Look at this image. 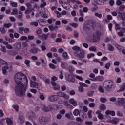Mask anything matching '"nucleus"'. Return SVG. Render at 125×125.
Listing matches in <instances>:
<instances>
[{"label":"nucleus","instance_id":"obj_1","mask_svg":"<svg viewBox=\"0 0 125 125\" xmlns=\"http://www.w3.org/2000/svg\"><path fill=\"white\" fill-rule=\"evenodd\" d=\"M14 79L16 83L15 88L16 95L19 97H24L28 88L27 77L24 74L19 72L15 75Z\"/></svg>","mask_w":125,"mask_h":125},{"label":"nucleus","instance_id":"obj_2","mask_svg":"<svg viewBox=\"0 0 125 125\" xmlns=\"http://www.w3.org/2000/svg\"><path fill=\"white\" fill-rule=\"evenodd\" d=\"M103 87L106 91H112L113 89L116 88V84L112 81H107L104 83Z\"/></svg>","mask_w":125,"mask_h":125},{"label":"nucleus","instance_id":"obj_3","mask_svg":"<svg viewBox=\"0 0 125 125\" xmlns=\"http://www.w3.org/2000/svg\"><path fill=\"white\" fill-rule=\"evenodd\" d=\"M73 50L75 51V54L76 56L79 57L80 59H83L84 57V51L83 50L81 49V48L77 46L72 47Z\"/></svg>","mask_w":125,"mask_h":125},{"label":"nucleus","instance_id":"obj_4","mask_svg":"<svg viewBox=\"0 0 125 125\" xmlns=\"http://www.w3.org/2000/svg\"><path fill=\"white\" fill-rule=\"evenodd\" d=\"M115 104L118 107L125 106V99L124 98H118L117 101L115 102Z\"/></svg>","mask_w":125,"mask_h":125},{"label":"nucleus","instance_id":"obj_5","mask_svg":"<svg viewBox=\"0 0 125 125\" xmlns=\"http://www.w3.org/2000/svg\"><path fill=\"white\" fill-rule=\"evenodd\" d=\"M38 122L40 125H45L48 122V118L44 117H40L38 119Z\"/></svg>","mask_w":125,"mask_h":125},{"label":"nucleus","instance_id":"obj_6","mask_svg":"<svg viewBox=\"0 0 125 125\" xmlns=\"http://www.w3.org/2000/svg\"><path fill=\"white\" fill-rule=\"evenodd\" d=\"M100 33L99 32H96L93 35V42H98L99 41H100Z\"/></svg>","mask_w":125,"mask_h":125},{"label":"nucleus","instance_id":"obj_7","mask_svg":"<svg viewBox=\"0 0 125 125\" xmlns=\"http://www.w3.org/2000/svg\"><path fill=\"white\" fill-rule=\"evenodd\" d=\"M41 108L44 112H50V111H52V110H53V108L52 106L49 105L46 106L44 104L41 106Z\"/></svg>","mask_w":125,"mask_h":125},{"label":"nucleus","instance_id":"obj_8","mask_svg":"<svg viewBox=\"0 0 125 125\" xmlns=\"http://www.w3.org/2000/svg\"><path fill=\"white\" fill-rule=\"evenodd\" d=\"M65 79L68 82H71V83H75L76 79L75 76L72 74H68L65 76Z\"/></svg>","mask_w":125,"mask_h":125},{"label":"nucleus","instance_id":"obj_9","mask_svg":"<svg viewBox=\"0 0 125 125\" xmlns=\"http://www.w3.org/2000/svg\"><path fill=\"white\" fill-rule=\"evenodd\" d=\"M19 120L20 121L21 124H24L25 123V117H24V113L20 111L19 115Z\"/></svg>","mask_w":125,"mask_h":125},{"label":"nucleus","instance_id":"obj_10","mask_svg":"<svg viewBox=\"0 0 125 125\" xmlns=\"http://www.w3.org/2000/svg\"><path fill=\"white\" fill-rule=\"evenodd\" d=\"M57 96H59V97H63L65 99H69V95H67L63 92H58L57 93Z\"/></svg>","mask_w":125,"mask_h":125},{"label":"nucleus","instance_id":"obj_11","mask_svg":"<svg viewBox=\"0 0 125 125\" xmlns=\"http://www.w3.org/2000/svg\"><path fill=\"white\" fill-rule=\"evenodd\" d=\"M104 79V78L103 77V76H99L90 80V81H93V82H102V81H103Z\"/></svg>","mask_w":125,"mask_h":125},{"label":"nucleus","instance_id":"obj_12","mask_svg":"<svg viewBox=\"0 0 125 125\" xmlns=\"http://www.w3.org/2000/svg\"><path fill=\"white\" fill-rule=\"evenodd\" d=\"M57 97L56 95H51L48 97V100L50 102H54V101H57Z\"/></svg>","mask_w":125,"mask_h":125},{"label":"nucleus","instance_id":"obj_13","mask_svg":"<svg viewBox=\"0 0 125 125\" xmlns=\"http://www.w3.org/2000/svg\"><path fill=\"white\" fill-rule=\"evenodd\" d=\"M69 103L70 104H72L73 106L74 107H76V106H78V102L77 101L75 100V99L71 98L69 100Z\"/></svg>","mask_w":125,"mask_h":125},{"label":"nucleus","instance_id":"obj_14","mask_svg":"<svg viewBox=\"0 0 125 125\" xmlns=\"http://www.w3.org/2000/svg\"><path fill=\"white\" fill-rule=\"evenodd\" d=\"M21 42H17L13 46L15 47L16 49L19 50V49H21Z\"/></svg>","mask_w":125,"mask_h":125},{"label":"nucleus","instance_id":"obj_15","mask_svg":"<svg viewBox=\"0 0 125 125\" xmlns=\"http://www.w3.org/2000/svg\"><path fill=\"white\" fill-rule=\"evenodd\" d=\"M65 117L67 119H70L71 120H74L75 119L74 118V116L73 115V113L72 112H69L68 113L65 114Z\"/></svg>","mask_w":125,"mask_h":125},{"label":"nucleus","instance_id":"obj_16","mask_svg":"<svg viewBox=\"0 0 125 125\" xmlns=\"http://www.w3.org/2000/svg\"><path fill=\"white\" fill-rule=\"evenodd\" d=\"M62 7L64 8V9L68 10L71 8V4H70V3H68L67 2H64L63 3V5H62Z\"/></svg>","mask_w":125,"mask_h":125},{"label":"nucleus","instance_id":"obj_17","mask_svg":"<svg viewBox=\"0 0 125 125\" xmlns=\"http://www.w3.org/2000/svg\"><path fill=\"white\" fill-rule=\"evenodd\" d=\"M30 87L35 88L36 86H39V84L38 83H36L35 82L33 81H31L30 82Z\"/></svg>","mask_w":125,"mask_h":125},{"label":"nucleus","instance_id":"obj_18","mask_svg":"<svg viewBox=\"0 0 125 125\" xmlns=\"http://www.w3.org/2000/svg\"><path fill=\"white\" fill-rule=\"evenodd\" d=\"M61 66L62 69H67L68 67V64H67L65 62H61Z\"/></svg>","mask_w":125,"mask_h":125},{"label":"nucleus","instance_id":"obj_19","mask_svg":"<svg viewBox=\"0 0 125 125\" xmlns=\"http://www.w3.org/2000/svg\"><path fill=\"white\" fill-rule=\"evenodd\" d=\"M23 16V13L21 11H19L17 14V18H18V19H22Z\"/></svg>","mask_w":125,"mask_h":125},{"label":"nucleus","instance_id":"obj_20","mask_svg":"<svg viewBox=\"0 0 125 125\" xmlns=\"http://www.w3.org/2000/svg\"><path fill=\"white\" fill-rule=\"evenodd\" d=\"M42 4L40 5V7L41 8H44L45 6H46V2L44 0H41Z\"/></svg>","mask_w":125,"mask_h":125},{"label":"nucleus","instance_id":"obj_21","mask_svg":"<svg viewBox=\"0 0 125 125\" xmlns=\"http://www.w3.org/2000/svg\"><path fill=\"white\" fill-rule=\"evenodd\" d=\"M105 114L107 116H108V115H111V116H115V115L114 111H111L110 110H107L105 112Z\"/></svg>","mask_w":125,"mask_h":125},{"label":"nucleus","instance_id":"obj_22","mask_svg":"<svg viewBox=\"0 0 125 125\" xmlns=\"http://www.w3.org/2000/svg\"><path fill=\"white\" fill-rule=\"evenodd\" d=\"M83 31H89L90 30V26L88 25L85 24L83 26Z\"/></svg>","mask_w":125,"mask_h":125},{"label":"nucleus","instance_id":"obj_23","mask_svg":"<svg viewBox=\"0 0 125 125\" xmlns=\"http://www.w3.org/2000/svg\"><path fill=\"white\" fill-rule=\"evenodd\" d=\"M49 29L50 31H54V30H57L58 29V26H53L52 25H51L49 26Z\"/></svg>","mask_w":125,"mask_h":125},{"label":"nucleus","instance_id":"obj_24","mask_svg":"<svg viewBox=\"0 0 125 125\" xmlns=\"http://www.w3.org/2000/svg\"><path fill=\"white\" fill-rule=\"evenodd\" d=\"M111 124H113V125H117V124H118V123H119V119L114 118L111 121Z\"/></svg>","mask_w":125,"mask_h":125},{"label":"nucleus","instance_id":"obj_25","mask_svg":"<svg viewBox=\"0 0 125 125\" xmlns=\"http://www.w3.org/2000/svg\"><path fill=\"white\" fill-rule=\"evenodd\" d=\"M107 49L109 51H114V50H115V47H114L111 44H109Z\"/></svg>","mask_w":125,"mask_h":125},{"label":"nucleus","instance_id":"obj_26","mask_svg":"<svg viewBox=\"0 0 125 125\" xmlns=\"http://www.w3.org/2000/svg\"><path fill=\"white\" fill-rule=\"evenodd\" d=\"M125 83H123L121 86V88H120V89H119L117 91V92H123L125 90Z\"/></svg>","mask_w":125,"mask_h":125},{"label":"nucleus","instance_id":"obj_27","mask_svg":"<svg viewBox=\"0 0 125 125\" xmlns=\"http://www.w3.org/2000/svg\"><path fill=\"white\" fill-rule=\"evenodd\" d=\"M8 66L5 65L4 67H2L3 74L4 75H6V70H8Z\"/></svg>","mask_w":125,"mask_h":125},{"label":"nucleus","instance_id":"obj_28","mask_svg":"<svg viewBox=\"0 0 125 125\" xmlns=\"http://www.w3.org/2000/svg\"><path fill=\"white\" fill-rule=\"evenodd\" d=\"M1 49H0L1 51H2L3 53H6L7 52V50L4 46L1 45Z\"/></svg>","mask_w":125,"mask_h":125},{"label":"nucleus","instance_id":"obj_29","mask_svg":"<svg viewBox=\"0 0 125 125\" xmlns=\"http://www.w3.org/2000/svg\"><path fill=\"white\" fill-rule=\"evenodd\" d=\"M5 27L4 26L3 27H1L0 28V31L1 32V33H2V34H5V33H6V30H5Z\"/></svg>","mask_w":125,"mask_h":125},{"label":"nucleus","instance_id":"obj_30","mask_svg":"<svg viewBox=\"0 0 125 125\" xmlns=\"http://www.w3.org/2000/svg\"><path fill=\"white\" fill-rule=\"evenodd\" d=\"M81 113H80V111H79V110L78 109H75L74 111H73V115L74 116H79V115H80Z\"/></svg>","mask_w":125,"mask_h":125},{"label":"nucleus","instance_id":"obj_31","mask_svg":"<svg viewBox=\"0 0 125 125\" xmlns=\"http://www.w3.org/2000/svg\"><path fill=\"white\" fill-rule=\"evenodd\" d=\"M38 48H33V49H31L30 52H31V53H38Z\"/></svg>","mask_w":125,"mask_h":125},{"label":"nucleus","instance_id":"obj_32","mask_svg":"<svg viewBox=\"0 0 125 125\" xmlns=\"http://www.w3.org/2000/svg\"><path fill=\"white\" fill-rule=\"evenodd\" d=\"M26 6H27L28 10H33V9H32V4L31 3H27L26 4Z\"/></svg>","mask_w":125,"mask_h":125},{"label":"nucleus","instance_id":"obj_33","mask_svg":"<svg viewBox=\"0 0 125 125\" xmlns=\"http://www.w3.org/2000/svg\"><path fill=\"white\" fill-rule=\"evenodd\" d=\"M8 54H9V55H11L12 56H13V55H15V51L13 50H9L8 51Z\"/></svg>","mask_w":125,"mask_h":125},{"label":"nucleus","instance_id":"obj_34","mask_svg":"<svg viewBox=\"0 0 125 125\" xmlns=\"http://www.w3.org/2000/svg\"><path fill=\"white\" fill-rule=\"evenodd\" d=\"M63 57L64 59H69V56H68L67 52H64L63 53Z\"/></svg>","mask_w":125,"mask_h":125},{"label":"nucleus","instance_id":"obj_35","mask_svg":"<svg viewBox=\"0 0 125 125\" xmlns=\"http://www.w3.org/2000/svg\"><path fill=\"white\" fill-rule=\"evenodd\" d=\"M95 16L96 17H99V18H102V14H99L98 12H95L94 13Z\"/></svg>","mask_w":125,"mask_h":125},{"label":"nucleus","instance_id":"obj_36","mask_svg":"<svg viewBox=\"0 0 125 125\" xmlns=\"http://www.w3.org/2000/svg\"><path fill=\"white\" fill-rule=\"evenodd\" d=\"M89 49L90 51H94V52L97 50V49H96V47L95 46H92L90 47Z\"/></svg>","mask_w":125,"mask_h":125},{"label":"nucleus","instance_id":"obj_37","mask_svg":"<svg viewBox=\"0 0 125 125\" xmlns=\"http://www.w3.org/2000/svg\"><path fill=\"white\" fill-rule=\"evenodd\" d=\"M100 110H102V111H104V110H106V108L105 105L101 104L100 105Z\"/></svg>","mask_w":125,"mask_h":125},{"label":"nucleus","instance_id":"obj_38","mask_svg":"<svg viewBox=\"0 0 125 125\" xmlns=\"http://www.w3.org/2000/svg\"><path fill=\"white\" fill-rule=\"evenodd\" d=\"M24 63L27 67H30V63H31V61H30V60H25Z\"/></svg>","mask_w":125,"mask_h":125},{"label":"nucleus","instance_id":"obj_39","mask_svg":"<svg viewBox=\"0 0 125 125\" xmlns=\"http://www.w3.org/2000/svg\"><path fill=\"white\" fill-rule=\"evenodd\" d=\"M110 67H111V63H107L105 65H104V68L106 69L107 70H109L110 69Z\"/></svg>","mask_w":125,"mask_h":125},{"label":"nucleus","instance_id":"obj_40","mask_svg":"<svg viewBox=\"0 0 125 125\" xmlns=\"http://www.w3.org/2000/svg\"><path fill=\"white\" fill-rule=\"evenodd\" d=\"M76 121H77V122H79V123H81V124L83 123V120L81 117H77L76 118Z\"/></svg>","mask_w":125,"mask_h":125},{"label":"nucleus","instance_id":"obj_41","mask_svg":"<svg viewBox=\"0 0 125 125\" xmlns=\"http://www.w3.org/2000/svg\"><path fill=\"white\" fill-rule=\"evenodd\" d=\"M12 26V24L11 23H5L4 24V27L5 28H10Z\"/></svg>","mask_w":125,"mask_h":125},{"label":"nucleus","instance_id":"obj_42","mask_svg":"<svg viewBox=\"0 0 125 125\" xmlns=\"http://www.w3.org/2000/svg\"><path fill=\"white\" fill-rule=\"evenodd\" d=\"M20 40H21V41H25V40L26 41H28V38L27 37V36H21V37Z\"/></svg>","mask_w":125,"mask_h":125},{"label":"nucleus","instance_id":"obj_43","mask_svg":"<svg viewBox=\"0 0 125 125\" xmlns=\"http://www.w3.org/2000/svg\"><path fill=\"white\" fill-rule=\"evenodd\" d=\"M99 89L100 92H102V93H104V92H105L104 88H103V87L102 86H100L99 87Z\"/></svg>","mask_w":125,"mask_h":125},{"label":"nucleus","instance_id":"obj_44","mask_svg":"<svg viewBox=\"0 0 125 125\" xmlns=\"http://www.w3.org/2000/svg\"><path fill=\"white\" fill-rule=\"evenodd\" d=\"M13 108L15 110H16L17 112H18V110H19V106H18V105H13Z\"/></svg>","mask_w":125,"mask_h":125},{"label":"nucleus","instance_id":"obj_45","mask_svg":"<svg viewBox=\"0 0 125 125\" xmlns=\"http://www.w3.org/2000/svg\"><path fill=\"white\" fill-rule=\"evenodd\" d=\"M125 5H122L119 7V10H120V11H124V10H125Z\"/></svg>","mask_w":125,"mask_h":125},{"label":"nucleus","instance_id":"obj_46","mask_svg":"<svg viewBox=\"0 0 125 125\" xmlns=\"http://www.w3.org/2000/svg\"><path fill=\"white\" fill-rule=\"evenodd\" d=\"M11 6L12 7H17V2H12L10 4Z\"/></svg>","mask_w":125,"mask_h":125},{"label":"nucleus","instance_id":"obj_47","mask_svg":"<svg viewBox=\"0 0 125 125\" xmlns=\"http://www.w3.org/2000/svg\"><path fill=\"white\" fill-rule=\"evenodd\" d=\"M6 123L8 125H11V124H12V120L9 118H7L6 120Z\"/></svg>","mask_w":125,"mask_h":125},{"label":"nucleus","instance_id":"obj_48","mask_svg":"<svg viewBox=\"0 0 125 125\" xmlns=\"http://www.w3.org/2000/svg\"><path fill=\"white\" fill-rule=\"evenodd\" d=\"M19 33L20 34H23V31L24 30V29L23 28V27H19Z\"/></svg>","mask_w":125,"mask_h":125},{"label":"nucleus","instance_id":"obj_49","mask_svg":"<svg viewBox=\"0 0 125 125\" xmlns=\"http://www.w3.org/2000/svg\"><path fill=\"white\" fill-rule=\"evenodd\" d=\"M55 13L57 14V16L58 18L61 17V14L58 11H55Z\"/></svg>","mask_w":125,"mask_h":125},{"label":"nucleus","instance_id":"obj_50","mask_svg":"<svg viewBox=\"0 0 125 125\" xmlns=\"http://www.w3.org/2000/svg\"><path fill=\"white\" fill-rule=\"evenodd\" d=\"M5 64H7V62L5 61L0 59V65H5Z\"/></svg>","mask_w":125,"mask_h":125},{"label":"nucleus","instance_id":"obj_51","mask_svg":"<svg viewBox=\"0 0 125 125\" xmlns=\"http://www.w3.org/2000/svg\"><path fill=\"white\" fill-rule=\"evenodd\" d=\"M93 93H94V91H89L87 93V95H88V96H93Z\"/></svg>","mask_w":125,"mask_h":125},{"label":"nucleus","instance_id":"obj_52","mask_svg":"<svg viewBox=\"0 0 125 125\" xmlns=\"http://www.w3.org/2000/svg\"><path fill=\"white\" fill-rule=\"evenodd\" d=\"M9 19L11 21V22H15V21H16V19H15L14 17H10Z\"/></svg>","mask_w":125,"mask_h":125},{"label":"nucleus","instance_id":"obj_53","mask_svg":"<svg viewBox=\"0 0 125 125\" xmlns=\"http://www.w3.org/2000/svg\"><path fill=\"white\" fill-rule=\"evenodd\" d=\"M79 84L80 85H81V86H84V87H88V85H86L85 83H80Z\"/></svg>","mask_w":125,"mask_h":125},{"label":"nucleus","instance_id":"obj_54","mask_svg":"<svg viewBox=\"0 0 125 125\" xmlns=\"http://www.w3.org/2000/svg\"><path fill=\"white\" fill-rule=\"evenodd\" d=\"M92 113V111L89 110L88 112V116L89 119H91L92 118V115H91V113Z\"/></svg>","mask_w":125,"mask_h":125},{"label":"nucleus","instance_id":"obj_55","mask_svg":"<svg viewBox=\"0 0 125 125\" xmlns=\"http://www.w3.org/2000/svg\"><path fill=\"white\" fill-rule=\"evenodd\" d=\"M116 48H117V49H118V50H119V51H122V46H120V45L116 44Z\"/></svg>","mask_w":125,"mask_h":125},{"label":"nucleus","instance_id":"obj_56","mask_svg":"<svg viewBox=\"0 0 125 125\" xmlns=\"http://www.w3.org/2000/svg\"><path fill=\"white\" fill-rule=\"evenodd\" d=\"M49 67L50 68H51V69H56V66L54 65V64L52 63H50L49 64Z\"/></svg>","mask_w":125,"mask_h":125},{"label":"nucleus","instance_id":"obj_57","mask_svg":"<svg viewBox=\"0 0 125 125\" xmlns=\"http://www.w3.org/2000/svg\"><path fill=\"white\" fill-rule=\"evenodd\" d=\"M100 101L102 103H105V102H106V101H107V100L105 98H101Z\"/></svg>","mask_w":125,"mask_h":125},{"label":"nucleus","instance_id":"obj_58","mask_svg":"<svg viewBox=\"0 0 125 125\" xmlns=\"http://www.w3.org/2000/svg\"><path fill=\"white\" fill-rule=\"evenodd\" d=\"M36 116V115L35 114V113H32L31 115H29L28 116V118L29 119H30V120H32V119H33V117H35Z\"/></svg>","mask_w":125,"mask_h":125},{"label":"nucleus","instance_id":"obj_59","mask_svg":"<svg viewBox=\"0 0 125 125\" xmlns=\"http://www.w3.org/2000/svg\"><path fill=\"white\" fill-rule=\"evenodd\" d=\"M85 124L86 125H93V123L92 121H86V122H85Z\"/></svg>","mask_w":125,"mask_h":125},{"label":"nucleus","instance_id":"obj_60","mask_svg":"<svg viewBox=\"0 0 125 125\" xmlns=\"http://www.w3.org/2000/svg\"><path fill=\"white\" fill-rule=\"evenodd\" d=\"M42 40H45L46 41L47 40V36L46 35V34H42Z\"/></svg>","mask_w":125,"mask_h":125},{"label":"nucleus","instance_id":"obj_61","mask_svg":"<svg viewBox=\"0 0 125 125\" xmlns=\"http://www.w3.org/2000/svg\"><path fill=\"white\" fill-rule=\"evenodd\" d=\"M70 25L72 26V27H73V28H78V26L77 23H75L70 24Z\"/></svg>","mask_w":125,"mask_h":125},{"label":"nucleus","instance_id":"obj_62","mask_svg":"<svg viewBox=\"0 0 125 125\" xmlns=\"http://www.w3.org/2000/svg\"><path fill=\"white\" fill-rule=\"evenodd\" d=\"M42 16L43 17V18H48V16L47 14L45 13H42Z\"/></svg>","mask_w":125,"mask_h":125},{"label":"nucleus","instance_id":"obj_63","mask_svg":"<svg viewBox=\"0 0 125 125\" xmlns=\"http://www.w3.org/2000/svg\"><path fill=\"white\" fill-rule=\"evenodd\" d=\"M74 36L75 38H79V32L77 31H74Z\"/></svg>","mask_w":125,"mask_h":125},{"label":"nucleus","instance_id":"obj_64","mask_svg":"<svg viewBox=\"0 0 125 125\" xmlns=\"http://www.w3.org/2000/svg\"><path fill=\"white\" fill-rule=\"evenodd\" d=\"M68 125H77V124L74 122H70L68 123Z\"/></svg>","mask_w":125,"mask_h":125}]
</instances>
